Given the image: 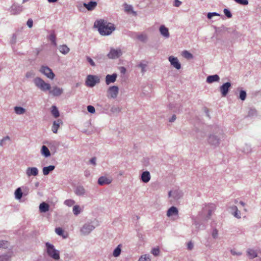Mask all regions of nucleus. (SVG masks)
I'll list each match as a JSON object with an SVG mask.
<instances>
[{"mask_svg": "<svg viewBox=\"0 0 261 261\" xmlns=\"http://www.w3.org/2000/svg\"><path fill=\"white\" fill-rule=\"evenodd\" d=\"M15 197L16 199H20L22 196V192L20 188H18L15 191Z\"/></svg>", "mask_w": 261, "mask_h": 261, "instance_id": "nucleus-27", "label": "nucleus"}, {"mask_svg": "<svg viewBox=\"0 0 261 261\" xmlns=\"http://www.w3.org/2000/svg\"><path fill=\"white\" fill-rule=\"evenodd\" d=\"M51 114L55 118L58 117L60 115L57 108L55 106L51 107Z\"/></svg>", "mask_w": 261, "mask_h": 261, "instance_id": "nucleus-29", "label": "nucleus"}, {"mask_svg": "<svg viewBox=\"0 0 261 261\" xmlns=\"http://www.w3.org/2000/svg\"><path fill=\"white\" fill-rule=\"evenodd\" d=\"M10 257L8 255L0 256V261H9Z\"/></svg>", "mask_w": 261, "mask_h": 261, "instance_id": "nucleus-46", "label": "nucleus"}, {"mask_svg": "<svg viewBox=\"0 0 261 261\" xmlns=\"http://www.w3.org/2000/svg\"><path fill=\"white\" fill-rule=\"evenodd\" d=\"M240 204H241V205H242L243 206H244V205H245V203H244V202H243V201H240Z\"/></svg>", "mask_w": 261, "mask_h": 261, "instance_id": "nucleus-63", "label": "nucleus"}, {"mask_svg": "<svg viewBox=\"0 0 261 261\" xmlns=\"http://www.w3.org/2000/svg\"><path fill=\"white\" fill-rule=\"evenodd\" d=\"M75 203V201L72 199H67L64 201V204L68 206H71Z\"/></svg>", "mask_w": 261, "mask_h": 261, "instance_id": "nucleus-40", "label": "nucleus"}, {"mask_svg": "<svg viewBox=\"0 0 261 261\" xmlns=\"http://www.w3.org/2000/svg\"><path fill=\"white\" fill-rule=\"evenodd\" d=\"M62 92V89L57 87H54L52 90L50 89L49 90V93L50 94L56 96L60 95Z\"/></svg>", "mask_w": 261, "mask_h": 261, "instance_id": "nucleus-17", "label": "nucleus"}, {"mask_svg": "<svg viewBox=\"0 0 261 261\" xmlns=\"http://www.w3.org/2000/svg\"><path fill=\"white\" fill-rule=\"evenodd\" d=\"M239 97L242 100H244L246 97V92L244 90H241L240 93Z\"/></svg>", "mask_w": 261, "mask_h": 261, "instance_id": "nucleus-41", "label": "nucleus"}, {"mask_svg": "<svg viewBox=\"0 0 261 261\" xmlns=\"http://www.w3.org/2000/svg\"><path fill=\"white\" fill-rule=\"evenodd\" d=\"M90 163L92 164H93L94 165H96V158H92L91 160H90Z\"/></svg>", "mask_w": 261, "mask_h": 261, "instance_id": "nucleus-58", "label": "nucleus"}, {"mask_svg": "<svg viewBox=\"0 0 261 261\" xmlns=\"http://www.w3.org/2000/svg\"><path fill=\"white\" fill-rule=\"evenodd\" d=\"M218 234V231L217 229H215L213 230L212 233V236L214 238H216Z\"/></svg>", "mask_w": 261, "mask_h": 261, "instance_id": "nucleus-54", "label": "nucleus"}, {"mask_svg": "<svg viewBox=\"0 0 261 261\" xmlns=\"http://www.w3.org/2000/svg\"><path fill=\"white\" fill-rule=\"evenodd\" d=\"M208 142L213 145H217L219 144V140L215 136H210L208 138Z\"/></svg>", "mask_w": 261, "mask_h": 261, "instance_id": "nucleus-25", "label": "nucleus"}, {"mask_svg": "<svg viewBox=\"0 0 261 261\" xmlns=\"http://www.w3.org/2000/svg\"><path fill=\"white\" fill-rule=\"evenodd\" d=\"M118 87L113 86L109 87L108 90V97L115 98L118 94Z\"/></svg>", "mask_w": 261, "mask_h": 261, "instance_id": "nucleus-6", "label": "nucleus"}, {"mask_svg": "<svg viewBox=\"0 0 261 261\" xmlns=\"http://www.w3.org/2000/svg\"><path fill=\"white\" fill-rule=\"evenodd\" d=\"M182 196V194L178 190H175L171 191L169 192V197L175 200L180 198Z\"/></svg>", "mask_w": 261, "mask_h": 261, "instance_id": "nucleus-9", "label": "nucleus"}, {"mask_svg": "<svg viewBox=\"0 0 261 261\" xmlns=\"http://www.w3.org/2000/svg\"><path fill=\"white\" fill-rule=\"evenodd\" d=\"M160 32L161 34L166 38L169 37V33L168 28H166L164 25H161L160 28Z\"/></svg>", "mask_w": 261, "mask_h": 261, "instance_id": "nucleus-20", "label": "nucleus"}, {"mask_svg": "<svg viewBox=\"0 0 261 261\" xmlns=\"http://www.w3.org/2000/svg\"><path fill=\"white\" fill-rule=\"evenodd\" d=\"M125 68H123L122 71H125Z\"/></svg>", "mask_w": 261, "mask_h": 261, "instance_id": "nucleus-64", "label": "nucleus"}, {"mask_svg": "<svg viewBox=\"0 0 261 261\" xmlns=\"http://www.w3.org/2000/svg\"><path fill=\"white\" fill-rule=\"evenodd\" d=\"M219 80V76L217 74L208 76L206 79V82L208 83H212L214 82H217Z\"/></svg>", "mask_w": 261, "mask_h": 261, "instance_id": "nucleus-22", "label": "nucleus"}, {"mask_svg": "<svg viewBox=\"0 0 261 261\" xmlns=\"http://www.w3.org/2000/svg\"><path fill=\"white\" fill-rule=\"evenodd\" d=\"M121 54L120 49H112L108 54V56L110 59H115L119 57Z\"/></svg>", "mask_w": 261, "mask_h": 261, "instance_id": "nucleus-8", "label": "nucleus"}, {"mask_svg": "<svg viewBox=\"0 0 261 261\" xmlns=\"http://www.w3.org/2000/svg\"><path fill=\"white\" fill-rule=\"evenodd\" d=\"M55 166L50 165L47 167H44L43 168V173L44 175H47L49 173L55 169Z\"/></svg>", "mask_w": 261, "mask_h": 261, "instance_id": "nucleus-24", "label": "nucleus"}, {"mask_svg": "<svg viewBox=\"0 0 261 261\" xmlns=\"http://www.w3.org/2000/svg\"><path fill=\"white\" fill-rule=\"evenodd\" d=\"M224 13L228 18H231L232 17L231 12L227 9H224Z\"/></svg>", "mask_w": 261, "mask_h": 261, "instance_id": "nucleus-43", "label": "nucleus"}, {"mask_svg": "<svg viewBox=\"0 0 261 261\" xmlns=\"http://www.w3.org/2000/svg\"><path fill=\"white\" fill-rule=\"evenodd\" d=\"M76 193L78 195H82L84 193V189L83 188H77L76 190Z\"/></svg>", "mask_w": 261, "mask_h": 261, "instance_id": "nucleus-45", "label": "nucleus"}, {"mask_svg": "<svg viewBox=\"0 0 261 261\" xmlns=\"http://www.w3.org/2000/svg\"><path fill=\"white\" fill-rule=\"evenodd\" d=\"M49 39L50 40L54 43L55 44V45H56V36L54 34H51L49 36Z\"/></svg>", "mask_w": 261, "mask_h": 261, "instance_id": "nucleus-50", "label": "nucleus"}, {"mask_svg": "<svg viewBox=\"0 0 261 261\" xmlns=\"http://www.w3.org/2000/svg\"><path fill=\"white\" fill-rule=\"evenodd\" d=\"M150 179V175L148 171L143 172L141 175V180L144 182H148Z\"/></svg>", "mask_w": 261, "mask_h": 261, "instance_id": "nucleus-19", "label": "nucleus"}, {"mask_svg": "<svg viewBox=\"0 0 261 261\" xmlns=\"http://www.w3.org/2000/svg\"><path fill=\"white\" fill-rule=\"evenodd\" d=\"M232 208L236 211L233 214L234 216L237 218H240V213L238 210L237 207L236 206H234L233 207H232Z\"/></svg>", "mask_w": 261, "mask_h": 261, "instance_id": "nucleus-37", "label": "nucleus"}, {"mask_svg": "<svg viewBox=\"0 0 261 261\" xmlns=\"http://www.w3.org/2000/svg\"><path fill=\"white\" fill-rule=\"evenodd\" d=\"M14 110L17 114H22L25 112V109L20 107H15Z\"/></svg>", "mask_w": 261, "mask_h": 261, "instance_id": "nucleus-33", "label": "nucleus"}, {"mask_svg": "<svg viewBox=\"0 0 261 261\" xmlns=\"http://www.w3.org/2000/svg\"><path fill=\"white\" fill-rule=\"evenodd\" d=\"M181 2H180L178 0H175L174 1V6L175 7H179L181 4Z\"/></svg>", "mask_w": 261, "mask_h": 261, "instance_id": "nucleus-57", "label": "nucleus"}, {"mask_svg": "<svg viewBox=\"0 0 261 261\" xmlns=\"http://www.w3.org/2000/svg\"><path fill=\"white\" fill-rule=\"evenodd\" d=\"M10 140V137L9 136H6L5 137H4L2 140H1V145H2L3 144V141H5L6 140Z\"/></svg>", "mask_w": 261, "mask_h": 261, "instance_id": "nucleus-59", "label": "nucleus"}, {"mask_svg": "<svg viewBox=\"0 0 261 261\" xmlns=\"http://www.w3.org/2000/svg\"><path fill=\"white\" fill-rule=\"evenodd\" d=\"M125 11L127 12H132L135 15H136L137 13L136 12L133 10V7L130 5H126L125 6Z\"/></svg>", "mask_w": 261, "mask_h": 261, "instance_id": "nucleus-36", "label": "nucleus"}, {"mask_svg": "<svg viewBox=\"0 0 261 261\" xmlns=\"http://www.w3.org/2000/svg\"><path fill=\"white\" fill-rule=\"evenodd\" d=\"M62 124V121L60 119H58L56 121H54L53 124V126L51 127V130L54 133L57 134L58 132V130L60 127L61 124Z\"/></svg>", "mask_w": 261, "mask_h": 261, "instance_id": "nucleus-13", "label": "nucleus"}, {"mask_svg": "<svg viewBox=\"0 0 261 261\" xmlns=\"http://www.w3.org/2000/svg\"><path fill=\"white\" fill-rule=\"evenodd\" d=\"M218 15H219V14H218L216 12L208 13L207 14V18L209 19H211L214 16H218Z\"/></svg>", "mask_w": 261, "mask_h": 261, "instance_id": "nucleus-52", "label": "nucleus"}, {"mask_svg": "<svg viewBox=\"0 0 261 261\" xmlns=\"http://www.w3.org/2000/svg\"><path fill=\"white\" fill-rule=\"evenodd\" d=\"M112 180L111 178H107L105 176H101L99 178L98 183L99 185L102 186L104 185H108L111 183Z\"/></svg>", "mask_w": 261, "mask_h": 261, "instance_id": "nucleus-16", "label": "nucleus"}, {"mask_svg": "<svg viewBox=\"0 0 261 261\" xmlns=\"http://www.w3.org/2000/svg\"><path fill=\"white\" fill-rule=\"evenodd\" d=\"M49 3H55L57 1V0H48Z\"/></svg>", "mask_w": 261, "mask_h": 261, "instance_id": "nucleus-62", "label": "nucleus"}, {"mask_svg": "<svg viewBox=\"0 0 261 261\" xmlns=\"http://www.w3.org/2000/svg\"><path fill=\"white\" fill-rule=\"evenodd\" d=\"M176 116H175V115H173L172 116V117H171V119L170 120V122H173V121L176 119Z\"/></svg>", "mask_w": 261, "mask_h": 261, "instance_id": "nucleus-60", "label": "nucleus"}, {"mask_svg": "<svg viewBox=\"0 0 261 261\" xmlns=\"http://www.w3.org/2000/svg\"><path fill=\"white\" fill-rule=\"evenodd\" d=\"M187 247H188V249L189 250H192L193 248V243H192V242H189L188 243V245H187Z\"/></svg>", "mask_w": 261, "mask_h": 261, "instance_id": "nucleus-55", "label": "nucleus"}, {"mask_svg": "<svg viewBox=\"0 0 261 261\" xmlns=\"http://www.w3.org/2000/svg\"><path fill=\"white\" fill-rule=\"evenodd\" d=\"M160 253V249L159 248H154L151 250V253L154 256L159 255Z\"/></svg>", "mask_w": 261, "mask_h": 261, "instance_id": "nucleus-42", "label": "nucleus"}, {"mask_svg": "<svg viewBox=\"0 0 261 261\" xmlns=\"http://www.w3.org/2000/svg\"><path fill=\"white\" fill-rule=\"evenodd\" d=\"M87 110L90 113H94L95 112V110L94 107L92 106H88L87 107Z\"/></svg>", "mask_w": 261, "mask_h": 261, "instance_id": "nucleus-44", "label": "nucleus"}, {"mask_svg": "<svg viewBox=\"0 0 261 261\" xmlns=\"http://www.w3.org/2000/svg\"><path fill=\"white\" fill-rule=\"evenodd\" d=\"M216 209V205L214 204L210 203L206 205H205V207L204 208L203 210L205 211L208 212V217H210L212 213Z\"/></svg>", "mask_w": 261, "mask_h": 261, "instance_id": "nucleus-15", "label": "nucleus"}, {"mask_svg": "<svg viewBox=\"0 0 261 261\" xmlns=\"http://www.w3.org/2000/svg\"><path fill=\"white\" fill-rule=\"evenodd\" d=\"M147 65L146 64H143L142 63H141L140 64L138 65V67L141 68V70L142 72H144L145 71V68H146Z\"/></svg>", "mask_w": 261, "mask_h": 261, "instance_id": "nucleus-49", "label": "nucleus"}, {"mask_svg": "<svg viewBox=\"0 0 261 261\" xmlns=\"http://www.w3.org/2000/svg\"><path fill=\"white\" fill-rule=\"evenodd\" d=\"M40 71L50 79L52 80L55 77V74L52 70L47 66H42L40 69Z\"/></svg>", "mask_w": 261, "mask_h": 261, "instance_id": "nucleus-5", "label": "nucleus"}, {"mask_svg": "<svg viewBox=\"0 0 261 261\" xmlns=\"http://www.w3.org/2000/svg\"><path fill=\"white\" fill-rule=\"evenodd\" d=\"M28 176H36L38 174V170L36 167H29L26 170Z\"/></svg>", "mask_w": 261, "mask_h": 261, "instance_id": "nucleus-11", "label": "nucleus"}, {"mask_svg": "<svg viewBox=\"0 0 261 261\" xmlns=\"http://www.w3.org/2000/svg\"><path fill=\"white\" fill-rule=\"evenodd\" d=\"M9 246V243L8 241H0V248H6Z\"/></svg>", "mask_w": 261, "mask_h": 261, "instance_id": "nucleus-38", "label": "nucleus"}, {"mask_svg": "<svg viewBox=\"0 0 261 261\" xmlns=\"http://www.w3.org/2000/svg\"><path fill=\"white\" fill-rule=\"evenodd\" d=\"M41 153L45 157H48L50 155V152L48 148L43 145L41 148Z\"/></svg>", "mask_w": 261, "mask_h": 261, "instance_id": "nucleus-26", "label": "nucleus"}, {"mask_svg": "<svg viewBox=\"0 0 261 261\" xmlns=\"http://www.w3.org/2000/svg\"><path fill=\"white\" fill-rule=\"evenodd\" d=\"M230 252H231V253L233 255H242V252H237L235 249H231L230 250Z\"/></svg>", "mask_w": 261, "mask_h": 261, "instance_id": "nucleus-48", "label": "nucleus"}, {"mask_svg": "<svg viewBox=\"0 0 261 261\" xmlns=\"http://www.w3.org/2000/svg\"><path fill=\"white\" fill-rule=\"evenodd\" d=\"M94 27L98 29L99 33L103 36L110 35L115 30V27L113 23L103 19L95 21Z\"/></svg>", "mask_w": 261, "mask_h": 261, "instance_id": "nucleus-1", "label": "nucleus"}, {"mask_svg": "<svg viewBox=\"0 0 261 261\" xmlns=\"http://www.w3.org/2000/svg\"><path fill=\"white\" fill-rule=\"evenodd\" d=\"M34 82L36 87L43 91L49 90L51 89L50 85L45 83L42 79L40 77H36L34 79Z\"/></svg>", "mask_w": 261, "mask_h": 261, "instance_id": "nucleus-2", "label": "nucleus"}, {"mask_svg": "<svg viewBox=\"0 0 261 261\" xmlns=\"http://www.w3.org/2000/svg\"><path fill=\"white\" fill-rule=\"evenodd\" d=\"M138 38L141 41H144L146 39V37L145 35H141L138 36Z\"/></svg>", "mask_w": 261, "mask_h": 261, "instance_id": "nucleus-56", "label": "nucleus"}, {"mask_svg": "<svg viewBox=\"0 0 261 261\" xmlns=\"http://www.w3.org/2000/svg\"><path fill=\"white\" fill-rule=\"evenodd\" d=\"M81 212L80 207L79 205H75L73 208V214L75 215H77Z\"/></svg>", "mask_w": 261, "mask_h": 261, "instance_id": "nucleus-39", "label": "nucleus"}, {"mask_svg": "<svg viewBox=\"0 0 261 261\" xmlns=\"http://www.w3.org/2000/svg\"><path fill=\"white\" fill-rule=\"evenodd\" d=\"M169 61H170L171 64L177 69H179L181 68L180 64L178 62L177 58L170 56L169 58Z\"/></svg>", "mask_w": 261, "mask_h": 261, "instance_id": "nucleus-10", "label": "nucleus"}, {"mask_svg": "<svg viewBox=\"0 0 261 261\" xmlns=\"http://www.w3.org/2000/svg\"><path fill=\"white\" fill-rule=\"evenodd\" d=\"M237 3L244 5H246L248 4V2L247 0H234Z\"/></svg>", "mask_w": 261, "mask_h": 261, "instance_id": "nucleus-47", "label": "nucleus"}, {"mask_svg": "<svg viewBox=\"0 0 261 261\" xmlns=\"http://www.w3.org/2000/svg\"><path fill=\"white\" fill-rule=\"evenodd\" d=\"M55 231L57 234L59 236L63 237L64 238H66L67 236L64 235V232L63 230L60 227H57L55 229Z\"/></svg>", "mask_w": 261, "mask_h": 261, "instance_id": "nucleus-31", "label": "nucleus"}, {"mask_svg": "<svg viewBox=\"0 0 261 261\" xmlns=\"http://www.w3.org/2000/svg\"><path fill=\"white\" fill-rule=\"evenodd\" d=\"M231 87V84L229 82H226L223 84L220 87V91L221 93L222 96H225L229 91V88Z\"/></svg>", "mask_w": 261, "mask_h": 261, "instance_id": "nucleus-7", "label": "nucleus"}, {"mask_svg": "<svg viewBox=\"0 0 261 261\" xmlns=\"http://www.w3.org/2000/svg\"><path fill=\"white\" fill-rule=\"evenodd\" d=\"M100 82L98 76L93 75H88L86 80V85L89 87H93L96 84Z\"/></svg>", "mask_w": 261, "mask_h": 261, "instance_id": "nucleus-4", "label": "nucleus"}, {"mask_svg": "<svg viewBox=\"0 0 261 261\" xmlns=\"http://www.w3.org/2000/svg\"><path fill=\"white\" fill-rule=\"evenodd\" d=\"M49 205L45 203L42 202L39 205V210L41 212H46L49 210Z\"/></svg>", "mask_w": 261, "mask_h": 261, "instance_id": "nucleus-23", "label": "nucleus"}, {"mask_svg": "<svg viewBox=\"0 0 261 261\" xmlns=\"http://www.w3.org/2000/svg\"><path fill=\"white\" fill-rule=\"evenodd\" d=\"M47 247V252L49 256L56 260H58L60 258L59 252L58 250L54 248V246L47 243L46 244Z\"/></svg>", "mask_w": 261, "mask_h": 261, "instance_id": "nucleus-3", "label": "nucleus"}, {"mask_svg": "<svg viewBox=\"0 0 261 261\" xmlns=\"http://www.w3.org/2000/svg\"><path fill=\"white\" fill-rule=\"evenodd\" d=\"M59 50L63 54H67L69 51V48L66 45H63L60 46Z\"/></svg>", "mask_w": 261, "mask_h": 261, "instance_id": "nucleus-28", "label": "nucleus"}, {"mask_svg": "<svg viewBox=\"0 0 261 261\" xmlns=\"http://www.w3.org/2000/svg\"><path fill=\"white\" fill-rule=\"evenodd\" d=\"M246 252L247 256L250 259H253L257 256V253L255 250L248 249Z\"/></svg>", "mask_w": 261, "mask_h": 261, "instance_id": "nucleus-18", "label": "nucleus"}, {"mask_svg": "<svg viewBox=\"0 0 261 261\" xmlns=\"http://www.w3.org/2000/svg\"><path fill=\"white\" fill-rule=\"evenodd\" d=\"M92 229V226H91L89 225H87L84 226L82 228L81 231L83 233H89Z\"/></svg>", "mask_w": 261, "mask_h": 261, "instance_id": "nucleus-32", "label": "nucleus"}, {"mask_svg": "<svg viewBox=\"0 0 261 261\" xmlns=\"http://www.w3.org/2000/svg\"><path fill=\"white\" fill-rule=\"evenodd\" d=\"M178 209L175 206H171L168 209L167 212V216L170 217L172 216H178Z\"/></svg>", "mask_w": 261, "mask_h": 261, "instance_id": "nucleus-14", "label": "nucleus"}, {"mask_svg": "<svg viewBox=\"0 0 261 261\" xmlns=\"http://www.w3.org/2000/svg\"><path fill=\"white\" fill-rule=\"evenodd\" d=\"M117 74L113 73L112 75L108 74L106 77V83L107 85H109L111 83H114L117 78Z\"/></svg>", "mask_w": 261, "mask_h": 261, "instance_id": "nucleus-12", "label": "nucleus"}, {"mask_svg": "<svg viewBox=\"0 0 261 261\" xmlns=\"http://www.w3.org/2000/svg\"><path fill=\"white\" fill-rule=\"evenodd\" d=\"M182 55L184 58L187 59H192L193 58V55L187 50L182 51Z\"/></svg>", "mask_w": 261, "mask_h": 261, "instance_id": "nucleus-34", "label": "nucleus"}, {"mask_svg": "<svg viewBox=\"0 0 261 261\" xmlns=\"http://www.w3.org/2000/svg\"><path fill=\"white\" fill-rule=\"evenodd\" d=\"M138 261H150V258L149 255L145 254L141 255Z\"/></svg>", "mask_w": 261, "mask_h": 261, "instance_id": "nucleus-35", "label": "nucleus"}, {"mask_svg": "<svg viewBox=\"0 0 261 261\" xmlns=\"http://www.w3.org/2000/svg\"><path fill=\"white\" fill-rule=\"evenodd\" d=\"M84 6L88 10H93L95 9L96 6H97V3L95 2H90L88 4L85 3L84 4Z\"/></svg>", "mask_w": 261, "mask_h": 261, "instance_id": "nucleus-21", "label": "nucleus"}, {"mask_svg": "<svg viewBox=\"0 0 261 261\" xmlns=\"http://www.w3.org/2000/svg\"><path fill=\"white\" fill-rule=\"evenodd\" d=\"M121 245H119L114 250L113 255L115 257H118L121 253Z\"/></svg>", "mask_w": 261, "mask_h": 261, "instance_id": "nucleus-30", "label": "nucleus"}, {"mask_svg": "<svg viewBox=\"0 0 261 261\" xmlns=\"http://www.w3.org/2000/svg\"><path fill=\"white\" fill-rule=\"evenodd\" d=\"M33 24V20L32 19H29L28 21H27V25H28V26L30 28H31L32 27Z\"/></svg>", "mask_w": 261, "mask_h": 261, "instance_id": "nucleus-53", "label": "nucleus"}, {"mask_svg": "<svg viewBox=\"0 0 261 261\" xmlns=\"http://www.w3.org/2000/svg\"><path fill=\"white\" fill-rule=\"evenodd\" d=\"M87 61L90 63V64L92 66H94L95 65V63L94 62V61L91 58L87 57Z\"/></svg>", "mask_w": 261, "mask_h": 261, "instance_id": "nucleus-51", "label": "nucleus"}, {"mask_svg": "<svg viewBox=\"0 0 261 261\" xmlns=\"http://www.w3.org/2000/svg\"><path fill=\"white\" fill-rule=\"evenodd\" d=\"M32 74V73L31 72H28L26 74V77H30Z\"/></svg>", "mask_w": 261, "mask_h": 261, "instance_id": "nucleus-61", "label": "nucleus"}]
</instances>
